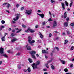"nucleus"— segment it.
<instances>
[{"instance_id": "obj_46", "label": "nucleus", "mask_w": 74, "mask_h": 74, "mask_svg": "<svg viewBox=\"0 0 74 74\" xmlns=\"http://www.w3.org/2000/svg\"><path fill=\"white\" fill-rule=\"evenodd\" d=\"M48 21H52V19H51V18L49 19L48 20Z\"/></svg>"}, {"instance_id": "obj_54", "label": "nucleus", "mask_w": 74, "mask_h": 74, "mask_svg": "<svg viewBox=\"0 0 74 74\" xmlns=\"http://www.w3.org/2000/svg\"><path fill=\"white\" fill-rule=\"evenodd\" d=\"M62 34L64 35H64H66V33L65 32H63Z\"/></svg>"}, {"instance_id": "obj_51", "label": "nucleus", "mask_w": 74, "mask_h": 74, "mask_svg": "<svg viewBox=\"0 0 74 74\" xmlns=\"http://www.w3.org/2000/svg\"><path fill=\"white\" fill-rule=\"evenodd\" d=\"M47 69H43V71H47Z\"/></svg>"}, {"instance_id": "obj_13", "label": "nucleus", "mask_w": 74, "mask_h": 74, "mask_svg": "<svg viewBox=\"0 0 74 74\" xmlns=\"http://www.w3.org/2000/svg\"><path fill=\"white\" fill-rule=\"evenodd\" d=\"M17 40V39L16 38H14L11 41L12 42H14L15 41H16Z\"/></svg>"}, {"instance_id": "obj_45", "label": "nucleus", "mask_w": 74, "mask_h": 74, "mask_svg": "<svg viewBox=\"0 0 74 74\" xmlns=\"http://www.w3.org/2000/svg\"><path fill=\"white\" fill-rule=\"evenodd\" d=\"M51 36H52V34L50 33L49 34V37H51Z\"/></svg>"}, {"instance_id": "obj_10", "label": "nucleus", "mask_w": 74, "mask_h": 74, "mask_svg": "<svg viewBox=\"0 0 74 74\" xmlns=\"http://www.w3.org/2000/svg\"><path fill=\"white\" fill-rule=\"evenodd\" d=\"M42 53H48V51H46L44 50H42Z\"/></svg>"}, {"instance_id": "obj_40", "label": "nucleus", "mask_w": 74, "mask_h": 74, "mask_svg": "<svg viewBox=\"0 0 74 74\" xmlns=\"http://www.w3.org/2000/svg\"><path fill=\"white\" fill-rule=\"evenodd\" d=\"M37 42H41V40H37Z\"/></svg>"}, {"instance_id": "obj_28", "label": "nucleus", "mask_w": 74, "mask_h": 74, "mask_svg": "<svg viewBox=\"0 0 74 74\" xmlns=\"http://www.w3.org/2000/svg\"><path fill=\"white\" fill-rule=\"evenodd\" d=\"M8 4V3L4 2L2 4V6H3V5H6V4Z\"/></svg>"}, {"instance_id": "obj_55", "label": "nucleus", "mask_w": 74, "mask_h": 74, "mask_svg": "<svg viewBox=\"0 0 74 74\" xmlns=\"http://www.w3.org/2000/svg\"><path fill=\"white\" fill-rule=\"evenodd\" d=\"M71 67H73V64H71L70 65Z\"/></svg>"}, {"instance_id": "obj_34", "label": "nucleus", "mask_w": 74, "mask_h": 74, "mask_svg": "<svg viewBox=\"0 0 74 74\" xmlns=\"http://www.w3.org/2000/svg\"><path fill=\"white\" fill-rule=\"evenodd\" d=\"M64 71L65 72H67L68 70L66 68L64 69Z\"/></svg>"}, {"instance_id": "obj_8", "label": "nucleus", "mask_w": 74, "mask_h": 74, "mask_svg": "<svg viewBox=\"0 0 74 74\" xmlns=\"http://www.w3.org/2000/svg\"><path fill=\"white\" fill-rule=\"evenodd\" d=\"M37 14L38 15L40 16L42 18H44V14H40L38 13H37Z\"/></svg>"}, {"instance_id": "obj_59", "label": "nucleus", "mask_w": 74, "mask_h": 74, "mask_svg": "<svg viewBox=\"0 0 74 74\" xmlns=\"http://www.w3.org/2000/svg\"><path fill=\"white\" fill-rule=\"evenodd\" d=\"M7 35H8V33H5V36H7Z\"/></svg>"}, {"instance_id": "obj_25", "label": "nucleus", "mask_w": 74, "mask_h": 74, "mask_svg": "<svg viewBox=\"0 0 74 74\" xmlns=\"http://www.w3.org/2000/svg\"><path fill=\"white\" fill-rule=\"evenodd\" d=\"M32 55V58H34V59H36V57H35V56H34V55Z\"/></svg>"}, {"instance_id": "obj_7", "label": "nucleus", "mask_w": 74, "mask_h": 74, "mask_svg": "<svg viewBox=\"0 0 74 74\" xmlns=\"http://www.w3.org/2000/svg\"><path fill=\"white\" fill-rule=\"evenodd\" d=\"M39 35L40 38H44V36L43 35L41 34L40 32L39 33Z\"/></svg>"}, {"instance_id": "obj_30", "label": "nucleus", "mask_w": 74, "mask_h": 74, "mask_svg": "<svg viewBox=\"0 0 74 74\" xmlns=\"http://www.w3.org/2000/svg\"><path fill=\"white\" fill-rule=\"evenodd\" d=\"M1 22L2 24H4L5 23V21L4 20H2L1 21Z\"/></svg>"}, {"instance_id": "obj_14", "label": "nucleus", "mask_w": 74, "mask_h": 74, "mask_svg": "<svg viewBox=\"0 0 74 74\" xmlns=\"http://www.w3.org/2000/svg\"><path fill=\"white\" fill-rule=\"evenodd\" d=\"M29 32L31 33H34V30L32 29H29Z\"/></svg>"}, {"instance_id": "obj_62", "label": "nucleus", "mask_w": 74, "mask_h": 74, "mask_svg": "<svg viewBox=\"0 0 74 74\" xmlns=\"http://www.w3.org/2000/svg\"><path fill=\"white\" fill-rule=\"evenodd\" d=\"M1 27L2 28H4V26H3V25H2L1 26Z\"/></svg>"}, {"instance_id": "obj_64", "label": "nucleus", "mask_w": 74, "mask_h": 74, "mask_svg": "<svg viewBox=\"0 0 74 74\" xmlns=\"http://www.w3.org/2000/svg\"><path fill=\"white\" fill-rule=\"evenodd\" d=\"M44 74H48V72H45L44 73Z\"/></svg>"}, {"instance_id": "obj_60", "label": "nucleus", "mask_w": 74, "mask_h": 74, "mask_svg": "<svg viewBox=\"0 0 74 74\" xmlns=\"http://www.w3.org/2000/svg\"><path fill=\"white\" fill-rule=\"evenodd\" d=\"M54 33H59V32H57L56 31H54Z\"/></svg>"}, {"instance_id": "obj_41", "label": "nucleus", "mask_w": 74, "mask_h": 74, "mask_svg": "<svg viewBox=\"0 0 74 74\" xmlns=\"http://www.w3.org/2000/svg\"><path fill=\"white\" fill-rule=\"evenodd\" d=\"M62 7H64V4L63 3H62Z\"/></svg>"}, {"instance_id": "obj_20", "label": "nucleus", "mask_w": 74, "mask_h": 74, "mask_svg": "<svg viewBox=\"0 0 74 74\" xmlns=\"http://www.w3.org/2000/svg\"><path fill=\"white\" fill-rule=\"evenodd\" d=\"M27 50H29V51H30L31 50V47H30V46H29L27 47Z\"/></svg>"}, {"instance_id": "obj_2", "label": "nucleus", "mask_w": 74, "mask_h": 74, "mask_svg": "<svg viewBox=\"0 0 74 74\" xmlns=\"http://www.w3.org/2000/svg\"><path fill=\"white\" fill-rule=\"evenodd\" d=\"M40 64V62L39 61H38L36 62V65L35 63H33V64H32V66L33 68V69H37V65H39Z\"/></svg>"}, {"instance_id": "obj_61", "label": "nucleus", "mask_w": 74, "mask_h": 74, "mask_svg": "<svg viewBox=\"0 0 74 74\" xmlns=\"http://www.w3.org/2000/svg\"><path fill=\"white\" fill-rule=\"evenodd\" d=\"M15 29L16 30H19V29L16 28Z\"/></svg>"}, {"instance_id": "obj_44", "label": "nucleus", "mask_w": 74, "mask_h": 74, "mask_svg": "<svg viewBox=\"0 0 74 74\" xmlns=\"http://www.w3.org/2000/svg\"><path fill=\"white\" fill-rule=\"evenodd\" d=\"M21 29H20L19 31H17L16 33H18L19 32H21Z\"/></svg>"}, {"instance_id": "obj_52", "label": "nucleus", "mask_w": 74, "mask_h": 74, "mask_svg": "<svg viewBox=\"0 0 74 74\" xmlns=\"http://www.w3.org/2000/svg\"><path fill=\"white\" fill-rule=\"evenodd\" d=\"M35 27L36 28H38V25H36L35 26Z\"/></svg>"}, {"instance_id": "obj_35", "label": "nucleus", "mask_w": 74, "mask_h": 74, "mask_svg": "<svg viewBox=\"0 0 74 74\" xmlns=\"http://www.w3.org/2000/svg\"><path fill=\"white\" fill-rule=\"evenodd\" d=\"M51 3H55V1L53 0H51L50 1Z\"/></svg>"}, {"instance_id": "obj_1", "label": "nucleus", "mask_w": 74, "mask_h": 74, "mask_svg": "<svg viewBox=\"0 0 74 74\" xmlns=\"http://www.w3.org/2000/svg\"><path fill=\"white\" fill-rule=\"evenodd\" d=\"M28 40L29 42V44L32 46L34 45V44L32 43H34L35 42V40H32V38L30 36H28Z\"/></svg>"}, {"instance_id": "obj_63", "label": "nucleus", "mask_w": 74, "mask_h": 74, "mask_svg": "<svg viewBox=\"0 0 74 74\" xmlns=\"http://www.w3.org/2000/svg\"><path fill=\"white\" fill-rule=\"evenodd\" d=\"M36 56L37 57H38L39 56V55H38V54H36Z\"/></svg>"}, {"instance_id": "obj_11", "label": "nucleus", "mask_w": 74, "mask_h": 74, "mask_svg": "<svg viewBox=\"0 0 74 74\" xmlns=\"http://www.w3.org/2000/svg\"><path fill=\"white\" fill-rule=\"evenodd\" d=\"M66 12H65L64 14V18L65 19L67 17V14Z\"/></svg>"}, {"instance_id": "obj_50", "label": "nucleus", "mask_w": 74, "mask_h": 74, "mask_svg": "<svg viewBox=\"0 0 74 74\" xmlns=\"http://www.w3.org/2000/svg\"><path fill=\"white\" fill-rule=\"evenodd\" d=\"M24 9V7H22L21 8V10H22Z\"/></svg>"}, {"instance_id": "obj_36", "label": "nucleus", "mask_w": 74, "mask_h": 74, "mask_svg": "<svg viewBox=\"0 0 74 74\" xmlns=\"http://www.w3.org/2000/svg\"><path fill=\"white\" fill-rule=\"evenodd\" d=\"M66 19L67 21H69V17H67L66 18Z\"/></svg>"}, {"instance_id": "obj_19", "label": "nucleus", "mask_w": 74, "mask_h": 74, "mask_svg": "<svg viewBox=\"0 0 74 74\" xmlns=\"http://www.w3.org/2000/svg\"><path fill=\"white\" fill-rule=\"evenodd\" d=\"M28 60L30 63H32V62H33V60H32L30 58H29Z\"/></svg>"}, {"instance_id": "obj_37", "label": "nucleus", "mask_w": 74, "mask_h": 74, "mask_svg": "<svg viewBox=\"0 0 74 74\" xmlns=\"http://www.w3.org/2000/svg\"><path fill=\"white\" fill-rule=\"evenodd\" d=\"M74 49V46H72L71 48V51L72 50H73Z\"/></svg>"}, {"instance_id": "obj_42", "label": "nucleus", "mask_w": 74, "mask_h": 74, "mask_svg": "<svg viewBox=\"0 0 74 74\" xmlns=\"http://www.w3.org/2000/svg\"><path fill=\"white\" fill-rule=\"evenodd\" d=\"M52 61V60H50L49 61H48L47 62L48 63H50V62H51Z\"/></svg>"}, {"instance_id": "obj_32", "label": "nucleus", "mask_w": 74, "mask_h": 74, "mask_svg": "<svg viewBox=\"0 0 74 74\" xmlns=\"http://www.w3.org/2000/svg\"><path fill=\"white\" fill-rule=\"evenodd\" d=\"M55 48H56V49H57V51H59V48H58V47H56Z\"/></svg>"}, {"instance_id": "obj_21", "label": "nucleus", "mask_w": 74, "mask_h": 74, "mask_svg": "<svg viewBox=\"0 0 74 74\" xmlns=\"http://www.w3.org/2000/svg\"><path fill=\"white\" fill-rule=\"evenodd\" d=\"M68 41H69V40H65V42L64 43V44L65 45H66V44H67V42H68Z\"/></svg>"}, {"instance_id": "obj_47", "label": "nucleus", "mask_w": 74, "mask_h": 74, "mask_svg": "<svg viewBox=\"0 0 74 74\" xmlns=\"http://www.w3.org/2000/svg\"><path fill=\"white\" fill-rule=\"evenodd\" d=\"M16 7L17 8H18V7H19V4H17L16 5Z\"/></svg>"}, {"instance_id": "obj_17", "label": "nucleus", "mask_w": 74, "mask_h": 74, "mask_svg": "<svg viewBox=\"0 0 74 74\" xmlns=\"http://www.w3.org/2000/svg\"><path fill=\"white\" fill-rule=\"evenodd\" d=\"M8 4L7 5L6 7H7L8 9H9V7H10V4L8 3Z\"/></svg>"}, {"instance_id": "obj_16", "label": "nucleus", "mask_w": 74, "mask_h": 74, "mask_svg": "<svg viewBox=\"0 0 74 74\" xmlns=\"http://www.w3.org/2000/svg\"><path fill=\"white\" fill-rule=\"evenodd\" d=\"M51 68L52 70H54V69H55V66H53V65L51 64Z\"/></svg>"}, {"instance_id": "obj_58", "label": "nucleus", "mask_w": 74, "mask_h": 74, "mask_svg": "<svg viewBox=\"0 0 74 74\" xmlns=\"http://www.w3.org/2000/svg\"><path fill=\"white\" fill-rule=\"evenodd\" d=\"M62 7L63 9L64 10H65V8H64V6Z\"/></svg>"}, {"instance_id": "obj_48", "label": "nucleus", "mask_w": 74, "mask_h": 74, "mask_svg": "<svg viewBox=\"0 0 74 74\" xmlns=\"http://www.w3.org/2000/svg\"><path fill=\"white\" fill-rule=\"evenodd\" d=\"M12 23H14V24L16 23V22H15L14 21H12Z\"/></svg>"}, {"instance_id": "obj_22", "label": "nucleus", "mask_w": 74, "mask_h": 74, "mask_svg": "<svg viewBox=\"0 0 74 74\" xmlns=\"http://www.w3.org/2000/svg\"><path fill=\"white\" fill-rule=\"evenodd\" d=\"M2 56H4L5 57V58H8V56H7V55L5 54H4L2 55Z\"/></svg>"}, {"instance_id": "obj_12", "label": "nucleus", "mask_w": 74, "mask_h": 74, "mask_svg": "<svg viewBox=\"0 0 74 74\" xmlns=\"http://www.w3.org/2000/svg\"><path fill=\"white\" fill-rule=\"evenodd\" d=\"M66 32L67 34V35H70V34H71V32L69 30H66Z\"/></svg>"}, {"instance_id": "obj_5", "label": "nucleus", "mask_w": 74, "mask_h": 74, "mask_svg": "<svg viewBox=\"0 0 74 74\" xmlns=\"http://www.w3.org/2000/svg\"><path fill=\"white\" fill-rule=\"evenodd\" d=\"M29 53H30L31 55H33L36 54V52L35 51H30V52H29Z\"/></svg>"}, {"instance_id": "obj_31", "label": "nucleus", "mask_w": 74, "mask_h": 74, "mask_svg": "<svg viewBox=\"0 0 74 74\" xmlns=\"http://www.w3.org/2000/svg\"><path fill=\"white\" fill-rule=\"evenodd\" d=\"M22 26L23 27H24V28H25L26 27V25H22Z\"/></svg>"}, {"instance_id": "obj_38", "label": "nucleus", "mask_w": 74, "mask_h": 74, "mask_svg": "<svg viewBox=\"0 0 74 74\" xmlns=\"http://www.w3.org/2000/svg\"><path fill=\"white\" fill-rule=\"evenodd\" d=\"M74 25V23H72L71 24V26H73Z\"/></svg>"}, {"instance_id": "obj_15", "label": "nucleus", "mask_w": 74, "mask_h": 74, "mask_svg": "<svg viewBox=\"0 0 74 74\" xmlns=\"http://www.w3.org/2000/svg\"><path fill=\"white\" fill-rule=\"evenodd\" d=\"M1 40L3 41H5V36L2 37L1 38Z\"/></svg>"}, {"instance_id": "obj_43", "label": "nucleus", "mask_w": 74, "mask_h": 74, "mask_svg": "<svg viewBox=\"0 0 74 74\" xmlns=\"http://www.w3.org/2000/svg\"><path fill=\"white\" fill-rule=\"evenodd\" d=\"M73 4V2H71V3L70 4V7H71V5H72V4Z\"/></svg>"}, {"instance_id": "obj_18", "label": "nucleus", "mask_w": 74, "mask_h": 74, "mask_svg": "<svg viewBox=\"0 0 74 74\" xmlns=\"http://www.w3.org/2000/svg\"><path fill=\"white\" fill-rule=\"evenodd\" d=\"M64 26H66V27L68 26V23L67 22H65L64 24Z\"/></svg>"}, {"instance_id": "obj_27", "label": "nucleus", "mask_w": 74, "mask_h": 74, "mask_svg": "<svg viewBox=\"0 0 74 74\" xmlns=\"http://www.w3.org/2000/svg\"><path fill=\"white\" fill-rule=\"evenodd\" d=\"M27 71H28V72H30V71H31V70H30V68L29 67L27 69Z\"/></svg>"}, {"instance_id": "obj_26", "label": "nucleus", "mask_w": 74, "mask_h": 74, "mask_svg": "<svg viewBox=\"0 0 74 74\" xmlns=\"http://www.w3.org/2000/svg\"><path fill=\"white\" fill-rule=\"evenodd\" d=\"M65 4L66 6H68V5H69V3H68L67 2L65 1Z\"/></svg>"}, {"instance_id": "obj_4", "label": "nucleus", "mask_w": 74, "mask_h": 74, "mask_svg": "<svg viewBox=\"0 0 74 74\" xmlns=\"http://www.w3.org/2000/svg\"><path fill=\"white\" fill-rule=\"evenodd\" d=\"M32 13V11L26 10L25 14H27L28 15H30Z\"/></svg>"}, {"instance_id": "obj_57", "label": "nucleus", "mask_w": 74, "mask_h": 74, "mask_svg": "<svg viewBox=\"0 0 74 74\" xmlns=\"http://www.w3.org/2000/svg\"><path fill=\"white\" fill-rule=\"evenodd\" d=\"M17 55H18V56H19L20 55V53H18L17 54H16Z\"/></svg>"}, {"instance_id": "obj_33", "label": "nucleus", "mask_w": 74, "mask_h": 74, "mask_svg": "<svg viewBox=\"0 0 74 74\" xmlns=\"http://www.w3.org/2000/svg\"><path fill=\"white\" fill-rule=\"evenodd\" d=\"M42 25L43 26H44L45 25V22L44 21V22H43L42 23Z\"/></svg>"}, {"instance_id": "obj_23", "label": "nucleus", "mask_w": 74, "mask_h": 74, "mask_svg": "<svg viewBox=\"0 0 74 74\" xmlns=\"http://www.w3.org/2000/svg\"><path fill=\"white\" fill-rule=\"evenodd\" d=\"M17 67H18V68L19 69H21V65H18L17 66Z\"/></svg>"}, {"instance_id": "obj_9", "label": "nucleus", "mask_w": 74, "mask_h": 74, "mask_svg": "<svg viewBox=\"0 0 74 74\" xmlns=\"http://www.w3.org/2000/svg\"><path fill=\"white\" fill-rule=\"evenodd\" d=\"M19 16H16V18H14L13 19V20L15 21H18V19H19Z\"/></svg>"}, {"instance_id": "obj_6", "label": "nucleus", "mask_w": 74, "mask_h": 74, "mask_svg": "<svg viewBox=\"0 0 74 74\" xmlns=\"http://www.w3.org/2000/svg\"><path fill=\"white\" fill-rule=\"evenodd\" d=\"M4 52V49L3 48H0V53L1 54L3 53Z\"/></svg>"}, {"instance_id": "obj_39", "label": "nucleus", "mask_w": 74, "mask_h": 74, "mask_svg": "<svg viewBox=\"0 0 74 74\" xmlns=\"http://www.w3.org/2000/svg\"><path fill=\"white\" fill-rule=\"evenodd\" d=\"M11 37H13V36H14V34L12 33L11 34Z\"/></svg>"}, {"instance_id": "obj_53", "label": "nucleus", "mask_w": 74, "mask_h": 74, "mask_svg": "<svg viewBox=\"0 0 74 74\" xmlns=\"http://www.w3.org/2000/svg\"><path fill=\"white\" fill-rule=\"evenodd\" d=\"M38 12H41V11L40 10H38L37 11Z\"/></svg>"}, {"instance_id": "obj_49", "label": "nucleus", "mask_w": 74, "mask_h": 74, "mask_svg": "<svg viewBox=\"0 0 74 74\" xmlns=\"http://www.w3.org/2000/svg\"><path fill=\"white\" fill-rule=\"evenodd\" d=\"M23 71H24V72H27V70H26V69H25L23 70Z\"/></svg>"}, {"instance_id": "obj_56", "label": "nucleus", "mask_w": 74, "mask_h": 74, "mask_svg": "<svg viewBox=\"0 0 74 74\" xmlns=\"http://www.w3.org/2000/svg\"><path fill=\"white\" fill-rule=\"evenodd\" d=\"M15 32V30L14 29H13L12 30V32H13V33H14Z\"/></svg>"}, {"instance_id": "obj_24", "label": "nucleus", "mask_w": 74, "mask_h": 74, "mask_svg": "<svg viewBox=\"0 0 74 74\" xmlns=\"http://www.w3.org/2000/svg\"><path fill=\"white\" fill-rule=\"evenodd\" d=\"M29 28H28L27 30H26L25 31V32H26V33H29Z\"/></svg>"}, {"instance_id": "obj_3", "label": "nucleus", "mask_w": 74, "mask_h": 74, "mask_svg": "<svg viewBox=\"0 0 74 74\" xmlns=\"http://www.w3.org/2000/svg\"><path fill=\"white\" fill-rule=\"evenodd\" d=\"M53 26H52V28L53 29H55V27L57 26V23H56V21H54L53 24Z\"/></svg>"}, {"instance_id": "obj_29", "label": "nucleus", "mask_w": 74, "mask_h": 74, "mask_svg": "<svg viewBox=\"0 0 74 74\" xmlns=\"http://www.w3.org/2000/svg\"><path fill=\"white\" fill-rule=\"evenodd\" d=\"M61 60V62H62V64H65V63H66V62H65L64 61H63L62 60Z\"/></svg>"}]
</instances>
